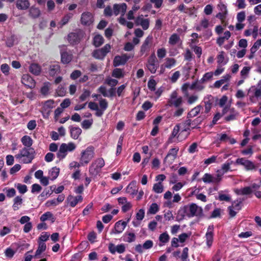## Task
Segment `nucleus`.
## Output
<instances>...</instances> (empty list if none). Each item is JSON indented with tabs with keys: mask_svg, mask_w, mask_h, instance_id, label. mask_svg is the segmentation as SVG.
<instances>
[{
	"mask_svg": "<svg viewBox=\"0 0 261 261\" xmlns=\"http://www.w3.org/2000/svg\"><path fill=\"white\" fill-rule=\"evenodd\" d=\"M40 220L42 222H44L46 220H49L51 221L52 223L54 222L55 221V218L53 216V214L50 212H47L45 213H44L41 217H40Z\"/></svg>",
	"mask_w": 261,
	"mask_h": 261,
	"instance_id": "obj_39",
	"label": "nucleus"
},
{
	"mask_svg": "<svg viewBox=\"0 0 261 261\" xmlns=\"http://www.w3.org/2000/svg\"><path fill=\"white\" fill-rule=\"evenodd\" d=\"M147 69L151 73H155L158 68V64L154 55H151L148 59L146 65Z\"/></svg>",
	"mask_w": 261,
	"mask_h": 261,
	"instance_id": "obj_11",
	"label": "nucleus"
},
{
	"mask_svg": "<svg viewBox=\"0 0 261 261\" xmlns=\"http://www.w3.org/2000/svg\"><path fill=\"white\" fill-rule=\"evenodd\" d=\"M178 150L179 148L178 147H175L170 149L164 159V162H166L169 158H170L171 163H172L176 158Z\"/></svg>",
	"mask_w": 261,
	"mask_h": 261,
	"instance_id": "obj_26",
	"label": "nucleus"
},
{
	"mask_svg": "<svg viewBox=\"0 0 261 261\" xmlns=\"http://www.w3.org/2000/svg\"><path fill=\"white\" fill-rule=\"evenodd\" d=\"M126 5L125 3L115 4L113 6L114 13L115 15L119 14L123 15L126 9Z\"/></svg>",
	"mask_w": 261,
	"mask_h": 261,
	"instance_id": "obj_25",
	"label": "nucleus"
},
{
	"mask_svg": "<svg viewBox=\"0 0 261 261\" xmlns=\"http://www.w3.org/2000/svg\"><path fill=\"white\" fill-rule=\"evenodd\" d=\"M60 172V169L57 167L52 168L48 173L49 178L54 180L57 178Z\"/></svg>",
	"mask_w": 261,
	"mask_h": 261,
	"instance_id": "obj_41",
	"label": "nucleus"
},
{
	"mask_svg": "<svg viewBox=\"0 0 261 261\" xmlns=\"http://www.w3.org/2000/svg\"><path fill=\"white\" fill-rule=\"evenodd\" d=\"M93 119L84 120L82 123V127L84 129L89 128L93 123Z\"/></svg>",
	"mask_w": 261,
	"mask_h": 261,
	"instance_id": "obj_64",
	"label": "nucleus"
},
{
	"mask_svg": "<svg viewBox=\"0 0 261 261\" xmlns=\"http://www.w3.org/2000/svg\"><path fill=\"white\" fill-rule=\"evenodd\" d=\"M213 230L214 226L213 225H209L205 234L206 243L208 248H210L213 244L214 239Z\"/></svg>",
	"mask_w": 261,
	"mask_h": 261,
	"instance_id": "obj_19",
	"label": "nucleus"
},
{
	"mask_svg": "<svg viewBox=\"0 0 261 261\" xmlns=\"http://www.w3.org/2000/svg\"><path fill=\"white\" fill-rule=\"evenodd\" d=\"M112 76L116 78H120L123 76V70L120 68H115L114 69Z\"/></svg>",
	"mask_w": 261,
	"mask_h": 261,
	"instance_id": "obj_58",
	"label": "nucleus"
},
{
	"mask_svg": "<svg viewBox=\"0 0 261 261\" xmlns=\"http://www.w3.org/2000/svg\"><path fill=\"white\" fill-rule=\"evenodd\" d=\"M29 71L31 73L38 75L41 72V68L38 64L32 63L29 67Z\"/></svg>",
	"mask_w": 261,
	"mask_h": 261,
	"instance_id": "obj_36",
	"label": "nucleus"
},
{
	"mask_svg": "<svg viewBox=\"0 0 261 261\" xmlns=\"http://www.w3.org/2000/svg\"><path fill=\"white\" fill-rule=\"evenodd\" d=\"M169 107H178L182 103V98L178 95L176 91H173L167 101Z\"/></svg>",
	"mask_w": 261,
	"mask_h": 261,
	"instance_id": "obj_6",
	"label": "nucleus"
},
{
	"mask_svg": "<svg viewBox=\"0 0 261 261\" xmlns=\"http://www.w3.org/2000/svg\"><path fill=\"white\" fill-rule=\"evenodd\" d=\"M29 13L32 17L36 18L40 15V10L37 8L31 7L30 9Z\"/></svg>",
	"mask_w": 261,
	"mask_h": 261,
	"instance_id": "obj_56",
	"label": "nucleus"
},
{
	"mask_svg": "<svg viewBox=\"0 0 261 261\" xmlns=\"http://www.w3.org/2000/svg\"><path fill=\"white\" fill-rule=\"evenodd\" d=\"M185 97L187 100V102L189 105H192L195 103L198 98V96L197 94L194 93L190 94V93H183Z\"/></svg>",
	"mask_w": 261,
	"mask_h": 261,
	"instance_id": "obj_32",
	"label": "nucleus"
},
{
	"mask_svg": "<svg viewBox=\"0 0 261 261\" xmlns=\"http://www.w3.org/2000/svg\"><path fill=\"white\" fill-rule=\"evenodd\" d=\"M71 137L73 139H77L82 133V129L79 127H70Z\"/></svg>",
	"mask_w": 261,
	"mask_h": 261,
	"instance_id": "obj_35",
	"label": "nucleus"
},
{
	"mask_svg": "<svg viewBox=\"0 0 261 261\" xmlns=\"http://www.w3.org/2000/svg\"><path fill=\"white\" fill-rule=\"evenodd\" d=\"M153 46V37L151 35L147 36L143 41L140 48L141 55H148Z\"/></svg>",
	"mask_w": 261,
	"mask_h": 261,
	"instance_id": "obj_5",
	"label": "nucleus"
},
{
	"mask_svg": "<svg viewBox=\"0 0 261 261\" xmlns=\"http://www.w3.org/2000/svg\"><path fill=\"white\" fill-rule=\"evenodd\" d=\"M145 211L141 208L140 209L136 215V219L137 221H141L144 218Z\"/></svg>",
	"mask_w": 261,
	"mask_h": 261,
	"instance_id": "obj_63",
	"label": "nucleus"
},
{
	"mask_svg": "<svg viewBox=\"0 0 261 261\" xmlns=\"http://www.w3.org/2000/svg\"><path fill=\"white\" fill-rule=\"evenodd\" d=\"M54 107V101L53 100H48L46 101L42 108V114L44 118L48 117L51 109Z\"/></svg>",
	"mask_w": 261,
	"mask_h": 261,
	"instance_id": "obj_14",
	"label": "nucleus"
},
{
	"mask_svg": "<svg viewBox=\"0 0 261 261\" xmlns=\"http://www.w3.org/2000/svg\"><path fill=\"white\" fill-rule=\"evenodd\" d=\"M176 63V61L175 59L172 58H166L164 63L161 66L160 73H163L165 68L171 69L173 68L175 66Z\"/></svg>",
	"mask_w": 261,
	"mask_h": 261,
	"instance_id": "obj_15",
	"label": "nucleus"
},
{
	"mask_svg": "<svg viewBox=\"0 0 261 261\" xmlns=\"http://www.w3.org/2000/svg\"><path fill=\"white\" fill-rule=\"evenodd\" d=\"M127 225V222L122 220L117 221L111 232V234H120L122 233Z\"/></svg>",
	"mask_w": 261,
	"mask_h": 261,
	"instance_id": "obj_12",
	"label": "nucleus"
},
{
	"mask_svg": "<svg viewBox=\"0 0 261 261\" xmlns=\"http://www.w3.org/2000/svg\"><path fill=\"white\" fill-rule=\"evenodd\" d=\"M72 16L73 14L72 13H68L65 15L61 21L60 27L67 24Z\"/></svg>",
	"mask_w": 261,
	"mask_h": 261,
	"instance_id": "obj_59",
	"label": "nucleus"
},
{
	"mask_svg": "<svg viewBox=\"0 0 261 261\" xmlns=\"http://www.w3.org/2000/svg\"><path fill=\"white\" fill-rule=\"evenodd\" d=\"M183 125L184 129L182 131L187 132L191 128H194L195 127V124H194L191 120L189 119L185 121L184 124H183Z\"/></svg>",
	"mask_w": 261,
	"mask_h": 261,
	"instance_id": "obj_49",
	"label": "nucleus"
},
{
	"mask_svg": "<svg viewBox=\"0 0 261 261\" xmlns=\"http://www.w3.org/2000/svg\"><path fill=\"white\" fill-rule=\"evenodd\" d=\"M16 6L19 9L25 10L29 7L30 3L28 0H17Z\"/></svg>",
	"mask_w": 261,
	"mask_h": 261,
	"instance_id": "obj_40",
	"label": "nucleus"
},
{
	"mask_svg": "<svg viewBox=\"0 0 261 261\" xmlns=\"http://www.w3.org/2000/svg\"><path fill=\"white\" fill-rule=\"evenodd\" d=\"M111 46L107 44L102 48L96 49L93 52V56L97 59H103L107 54L110 51Z\"/></svg>",
	"mask_w": 261,
	"mask_h": 261,
	"instance_id": "obj_8",
	"label": "nucleus"
},
{
	"mask_svg": "<svg viewBox=\"0 0 261 261\" xmlns=\"http://www.w3.org/2000/svg\"><path fill=\"white\" fill-rule=\"evenodd\" d=\"M23 203V199L21 196H17L13 199L12 208L13 211H16L20 209Z\"/></svg>",
	"mask_w": 261,
	"mask_h": 261,
	"instance_id": "obj_31",
	"label": "nucleus"
},
{
	"mask_svg": "<svg viewBox=\"0 0 261 261\" xmlns=\"http://www.w3.org/2000/svg\"><path fill=\"white\" fill-rule=\"evenodd\" d=\"M234 192L237 195H246L252 193V190H251V188L249 186L245 187L241 189H237L234 190Z\"/></svg>",
	"mask_w": 261,
	"mask_h": 261,
	"instance_id": "obj_33",
	"label": "nucleus"
},
{
	"mask_svg": "<svg viewBox=\"0 0 261 261\" xmlns=\"http://www.w3.org/2000/svg\"><path fill=\"white\" fill-rule=\"evenodd\" d=\"M242 202L241 199H238L233 202L231 206L228 207L229 214L231 217L235 216L237 212L241 209Z\"/></svg>",
	"mask_w": 261,
	"mask_h": 261,
	"instance_id": "obj_10",
	"label": "nucleus"
},
{
	"mask_svg": "<svg viewBox=\"0 0 261 261\" xmlns=\"http://www.w3.org/2000/svg\"><path fill=\"white\" fill-rule=\"evenodd\" d=\"M159 207L158 205L156 203H153L150 206L148 210V213L151 214H155L159 211Z\"/></svg>",
	"mask_w": 261,
	"mask_h": 261,
	"instance_id": "obj_61",
	"label": "nucleus"
},
{
	"mask_svg": "<svg viewBox=\"0 0 261 261\" xmlns=\"http://www.w3.org/2000/svg\"><path fill=\"white\" fill-rule=\"evenodd\" d=\"M3 191L6 193L8 198L13 197L16 194V191L14 188H5L3 189Z\"/></svg>",
	"mask_w": 261,
	"mask_h": 261,
	"instance_id": "obj_54",
	"label": "nucleus"
},
{
	"mask_svg": "<svg viewBox=\"0 0 261 261\" xmlns=\"http://www.w3.org/2000/svg\"><path fill=\"white\" fill-rule=\"evenodd\" d=\"M21 83L26 87L31 89L35 88L36 85L35 80L28 74H25L22 76Z\"/></svg>",
	"mask_w": 261,
	"mask_h": 261,
	"instance_id": "obj_13",
	"label": "nucleus"
},
{
	"mask_svg": "<svg viewBox=\"0 0 261 261\" xmlns=\"http://www.w3.org/2000/svg\"><path fill=\"white\" fill-rule=\"evenodd\" d=\"M126 192L133 196L136 195L138 192V189L135 181L131 182L126 187Z\"/></svg>",
	"mask_w": 261,
	"mask_h": 261,
	"instance_id": "obj_34",
	"label": "nucleus"
},
{
	"mask_svg": "<svg viewBox=\"0 0 261 261\" xmlns=\"http://www.w3.org/2000/svg\"><path fill=\"white\" fill-rule=\"evenodd\" d=\"M180 41L179 35L174 33L171 35L169 39L168 43L171 45H174Z\"/></svg>",
	"mask_w": 261,
	"mask_h": 261,
	"instance_id": "obj_43",
	"label": "nucleus"
},
{
	"mask_svg": "<svg viewBox=\"0 0 261 261\" xmlns=\"http://www.w3.org/2000/svg\"><path fill=\"white\" fill-rule=\"evenodd\" d=\"M152 190L155 193H161L164 191V186L163 185L162 182H158L153 185Z\"/></svg>",
	"mask_w": 261,
	"mask_h": 261,
	"instance_id": "obj_47",
	"label": "nucleus"
},
{
	"mask_svg": "<svg viewBox=\"0 0 261 261\" xmlns=\"http://www.w3.org/2000/svg\"><path fill=\"white\" fill-rule=\"evenodd\" d=\"M99 105L100 108H98V112H96L95 115L97 117H101L108 108V103L106 99L100 98L99 100Z\"/></svg>",
	"mask_w": 261,
	"mask_h": 261,
	"instance_id": "obj_20",
	"label": "nucleus"
},
{
	"mask_svg": "<svg viewBox=\"0 0 261 261\" xmlns=\"http://www.w3.org/2000/svg\"><path fill=\"white\" fill-rule=\"evenodd\" d=\"M62 145L67 153L68 152L73 151L76 148V145L72 142L62 143Z\"/></svg>",
	"mask_w": 261,
	"mask_h": 261,
	"instance_id": "obj_48",
	"label": "nucleus"
},
{
	"mask_svg": "<svg viewBox=\"0 0 261 261\" xmlns=\"http://www.w3.org/2000/svg\"><path fill=\"white\" fill-rule=\"evenodd\" d=\"M202 181L205 183H218L220 182L221 179L219 177H218L217 174L216 176H214L208 173H205L202 178Z\"/></svg>",
	"mask_w": 261,
	"mask_h": 261,
	"instance_id": "obj_21",
	"label": "nucleus"
},
{
	"mask_svg": "<svg viewBox=\"0 0 261 261\" xmlns=\"http://www.w3.org/2000/svg\"><path fill=\"white\" fill-rule=\"evenodd\" d=\"M231 164L232 162H229L228 161L223 164L221 166V169L218 170L217 171L218 177H219L220 179H222V176L230 170V165Z\"/></svg>",
	"mask_w": 261,
	"mask_h": 261,
	"instance_id": "obj_24",
	"label": "nucleus"
},
{
	"mask_svg": "<svg viewBox=\"0 0 261 261\" xmlns=\"http://www.w3.org/2000/svg\"><path fill=\"white\" fill-rule=\"evenodd\" d=\"M170 238V236L167 232L161 233L159 237V246L162 247L165 245L169 242Z\"/></svg>",
	"mask_w": 261,
	"mask_h": 261,
	"instance_id": "obj_28",
	"label": "nucleus"
},
{
	"mask_svg": "<svg viewBox=\"0 0 261 261\" xmlns=\"http://www.w3.org/2000/svg\"><path fill=\"white\" fill-rule=\"evenodd\" d=\"M202 212L203 210L201 207L195 203H191L180 207L178 211V214L182 217L191 218L201 216L202 214Z\"/></svg>",
	"mask_w": 261,
	"mask_h": 261,
	"instance_id": "obj_1",
	"label": "nucleus"
},
{
	"mask_svg": "<svg viewBox=\"0 0 261 261\" xmlns=\"http://www.w3.org/2000/svg\"><path fill=\"white\" fill-rule=\"evenodd\" d=\"M123 241L128 243H132L135 241L136 236L134 233L129 232L123 236Z\"/></svg>",
	"mask_w": 261,
	"mask_h": 261,
	"instance_id": "obj_46",
	"label": "nucleus"
},
{
	"mask_svg": "<svg viewBox=\"0 0 261 261\" xmlns=\"http://www.w3.org/2000/svg\"><path fill=\"white\" fill-rule=\"evenodd\" d=\"M67 154V152L61 144L59 147L58 151L57 153V158L59 159V160H62L66 156Z\"/></svg>",
	"mask_w": 261,
	"mask_h": 261,
	"instance_id": "obj_45",
	"label": "nucleus"
},
{
	"mask_svg": "<svg viewBox=\"0 0 261 261\" xmlns=\"http://www.w3.org/2000/svg\"><path fill=\"white\" fill-rule=\"evenodd\" d=\"M72 55L70 53L64 51L61 53V61L63 64H68L71 61Z\"/></svg>",
	"mask_w": 261,
	"mask_h": 261,
	"instance_id": "obj_38",
	"label": "nucleus"
},
{
	"mask_svg": "<svg viewBox=\"0 0 261 261\" xmlns=\"http://www.w3.org/2000/svg\"><path fill=\"white\" fill-rule=\"evenodd\" d=\"M229 115L225 117V120L227 121L233 120L236 119V117L238 115V113L234 110L232 109L230 112L229 113Z\"/></svg>",
	"mask_w": 261,
	"mask_h": 261,
	"instance_id": "obj_52",
	"label": "nucleus"
},
{
	"mask_svg": "<svg viewBox=\"0 0 261 261\" xmlns=\"http://www.w3.org/2000/svg\"><path fill=\"white\" fill-rule=\"evenodd\" d=\"M194 90V82L192 84L185 83L182 86V91L183 93H190V91Z\"/></svg>",
	"mask_w": 261,
	"mask_h": 261,
	"instance_id": "obj_50",
	"label": "nucleus"
},
{
	"mask_svg": "<svg viewBox=\"0 0 261 261\" xmlns=\"http://www.w3.org/2000/svg\"><path fill=\"white\" fill-rule=\"evenodd\" d=\"M46 246L45 243L42 242H38V247L35 252L34 257L39 258L41 254L46 250Z\"/></svg>",
	"mask_w": 261,
	"mask_h": 261,
	"instance_id": "obj_37",
	"label": "nucleus"
},
{
	"mask_svg": "<svg viewBox=\"0 0 261 261\" xmlns=\"http://www.w3.org/2000/svg\"><path fill=\"white\" fill-rule=\"evenodd\" d=\"M50 84L49 83H45L41 88V93L43 95H46L48 93L50 89Z\"/></svg>",
	"mask_w": 261,
	"mask_h": 261,
	"instance_id": "obj_62",
	"label": "nucleus"
},
{
	"mask_svg": "<svg viewBox=\"0 0 261 261\" xmlns=\"http://www.w3.org/2000/svg\"><path fill=\"white\" fill-rule=\"evenodd\" d=\"M251 68L248 66H245L240 72L241 79H246L249 75Z\"/></svg>",
	"mask_w": 261,
	"mask_h": 261,
	"instance_id": "obj_53",
	"label": "nucleus"
},
{
	"mask_svg": "<svg viewBox=\"0 0 261 261\" xmlns=\"http://www.w3.org/2000/svg\"><path fill=\"white\" fill-rule=\"evenodd\" d=\"M21 141L22 144L25 146V148H31L33 144V140L32 138L27 135L24 136L21 139Z\"/></svg>",
	"mask_w": 261,
	"mask_h": 261,
	"instance_id": "obj_42",
	"label": "nucleus"
},
{
	"mask_svg": "<svg viewBox=\"0 0 261 261\" xmlns=\"http://www.w3.org/2000/svg\"><path fill=\"white\" fill-rule=\"evenodd\" d=\"M15 187L17 188L19 192L21 194H24L28 190L27 186L21 184H15Z\"/></svg>",
	"mask_w": 261,
	"mask_h": 261,
	"instance_id": "obj_57",
	"label": "nucleus"
},
{
	"mask_svg": "<svg viewBox=\"0 0 261 261\" xmlns=\"http://www.w3.org/2000/svg\"><path fill=\"white\" fill-rule=\"evenodd\" d=\"M84 33L81 30H78L75 32L71 33L68 35V40L71 44H76L80 42L84 37Z\"/></svg>",
	"mask_w": 261,
	"mask_h": 261,
	"instance_id": "obj_7",
	"label": "nucleus"
},
{
	"mask_svg": "<svg viewBox=\"0 0 261 261\" xmlns=\"http://www.w3.org/2000/svg\"><path fill=\"white\" fill-rule=\"evenodd\" d=\"M60 71V67L58 63H55L49 66L48 73L50 76H54L55 75L59 73Z\"/></svg>",
	"mask_w": 261,
	"mask_h": 261,
	"instance_id": "obj_30",
	"label": "nucleus"
},
{
	"mask_svg": "<svg viewBox=\"0 0 261 261\" xmlns=\"http://www.w3.org/2000/svg\"><path fill=\"white\" fill-rule=\"evenodd\" d=\"M83 198L81 195H78L76 196L69 195L68 196L67 200L69 205L73 207L75 206L79 202H81L83 201Z\"/></svg>",
	"mask_w": 261,
	"mask_h": 261,
	"instance_id": "obj_23",
	"label": "nucleus"
},
{
	"mask_svg": "<svg viewBox=\"0 0 261 261\" xmlns=\"http://www.w3.org/2000/svg\"><path fill=\"white\" fill-rule=\"evenodd\" d=\"M236 163L244 166L246 170H252L256 168L255 164L252 161L244 158L237 159Z\"/></svg>",
	"mask_w": 261,
	"mask_h": 261,
	"instance_id": "obj_9",
	"label": "nucleus"
},
{
	"mask_svg": "<svg viewBox=\"0 0 261 261\" xmlns=\"http://www.w3.org/2000/svg\"><path fill=\"white\" fill-rule=\"evenodd\" d=\"M94 149L93 147L88 146L85 150H83L81 153L80 161L83 166L87 165L94 157Z\"/></svg>",
	"mask_w": 261,
	"mask_h": 261,
	"instance_id": "obj_3",
	"label": "nucleus"
},
{
	"mask_svg": "<svg viewBox=\"0 0 261 261\" xmlns=\"http://www.w3.org/2000/svg\"><path fill=\"white\" fill-rule=\"evenodd\" d=\"M103 43V38L100 35H96L93 38V44L96 47L100 46Z\"/></svg>",
	"mask_w": 261,
	"mask_h": 261,
	"instance_id": "obj_51",
	"label": "nucleus"
},
{
	"mask_svg": "<svg viewBox=\"0 0 261 261\" xmlns=\"http://www.w3.org/2000/svg\"><path fill=\"white\" fill-rule=\"evenodd\" d=\"M34 150L32 148H23L15 155L16 159L24 164L30 163L34 158Z\"/></svg>",
	"mask_w": 261,
	"mask_h": 261,
	"instance_id": "obj_2",
	"label": "nucleus"
},
{
	"mask_svg": "<svg viewBox=\"0 0 261 261\" xmlns=\"http://www.w3.org/2000/svg\"><path fill=\"white\" fill-rule=\"evenodd\" d=\"M119 204H121L122 211L123 212H126L129 210L132 207V203L128 202L126 198L124 197H119L118 198Z\"/></svg>",
	"mask_w": 261,
	"mask_h": 261,
	"instance_id": "obj_22",
	"label": "nucleus"
},
{
	"mask_svg": "<svg viewBox=\"0 0 261 261\" xmlns=\"http://www.w3.org/2000/svg\"><path fill=\"white\" fill-rule=\"evenodd\" d=\"M105 162L103 158H99L95 160L89 167V173L91 175L96 176L105 166Z\"/></svg>",
	"mask_w": 261,
	"mask_h": 261,
	"instance_id": "obj_4",
	"label": "nucleus"
},
{
	"mask_svg": "<svg viewBox=\"0 0 261 261\" xmlns=\"http://www.w3.org/2000/svg\"><path fill=\"white\" fill-rule=\"evenodd\" d=\"M135 22L137 25L141 26L144 30H146L149 28L150 21L149 19L144 18L141 15L137 17Z\"/></svg>",
	"mask_w": 261,
	"mask_h": 261,
	"instance_id": "obj_17",
	"label": "nucleus"
},
{
	"mask_svg": "<svg viewBox=\"0 0 261 261\" xmlns=\"http://www.w3.org/2000/svg\"><path fill=\"white\" fill-rule=\"evenodd\" d=\"M81 23L86 25H90L93 22L92 14L89 12H84L81 15Z\"/></svg>",
	"mask_w": 261,
	"mask_h": 261,
	"instance_id": "obj_18",
	"label": "nucleus"
},
{
	"mask_svg": "<svg viewBox=\"0 0 261 261\" xmlns=\"http://www.w3.org/2000/svg\"><path fill=\"white\" fill-rule=\"evenodd\" d=\"M202 107L200 105H198L192 109L188 113V118H192L196 116L200 112Z\"/></svg>",
	"mask_w": 261,
	"mask_h": 261,
	"instance_id": "obj_44",
	"label": "nucleus"
},
{
	"mask_svg": "<svg viewBox=\"0 0 261 261\" xmlns=\"http://www.w3.org/2000/svg\"><path fill=\"white\" fill-rule=\"evenodd\" d=\"M258 27L257 25H254L252 28L246 29L244 31V35L247 37L252 35L253 38L256 39L258 36Z\"/></svg>",
	"mask_w": 261,
	"mask_h": 261,
	"instance_id": "obj_27",
	"label": "nucleus"
},
{
	"mask_svg": "<svg viewBox=\"0 0 261 261\" xmlns=\"http://www.w3.org/2000/svg\"><path fill=\"white\" fill-rule=\"evenodd\" d=\"M228 61V58L226 56L223 51H220L217 56V62L219 65L223 66L226 65Z\"/></svg>",
	"mask_w": 261,
	"mask_h": 261,
	"instance_id": "obj_29",
	"label": "nucleus"
},
{
	"mask_svg": "<svg viewBox=\"0 0 261 261\" xmlns=\"http://www.w3.org/2000/svg\"><path fill=\"white\" fill-rule=\"evenodd\" d=\"M132 56H127L126 54H123L122 56H117L114 58L113 64L115 67L124 65L127 61Z\"/></svg>",
	"mask_w": 261,
	"mask_h": 261,
	"instance_id": "obj_16",
	"label": "nucleus"
},
{
	"mask_svg": "<svg viewBox=\"0 0 261 261\" xmlns=\"http://www.w3.org/2000/svg\"><path fill=\"white\" fill-rule=\"evenodd\" d=\"M157 56L158 57L161 59L165 58L167 54L166 49L164 47H162L158 48L157 50Z\"/></svg>",
	"mask_w": 261,
	"mask_h": 261,
	"instance_id": "obj_60",
	"label": "nucleus"
},
{
	"mask_svg": "<svg viewBox=\"0 0 261 261\" xmlns=\"http://www.w3.org/2000/svg\"><path fill=\"white\" fill-rule=\"evenodd\" d=\"M15 252L16 251L14 249L11 247H8L5 250L4 253L6 257L8 258H12L15 254Z\"/></svg>",
	"mask_w": 261,
	"mask_h": 261,
	"instance_id": "obj_55",
	"label": "nucleus"
}]
</instances>
